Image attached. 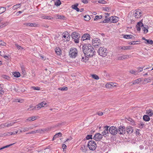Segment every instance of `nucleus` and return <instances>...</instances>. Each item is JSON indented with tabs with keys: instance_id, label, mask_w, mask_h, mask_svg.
I'll return each instance as SVG.
<instances>
[{
	"instance_id": "obj_1",
	"label": "nucleus",
	"mask_w": 153,
	"mask_h": 153,
	"mask_svg": "<svg viewBox=\"0 0 153 153\" xmlns=\"http://www.w3.org/2000/svg\"><path fill=\"white\" fill-rule=\"evenodd\" d=\"M82 48L83 53L86 56L91 57L94 55V50L91 45H85L83 46Z\"/></svg>"
},
{
	"instance_id": "obj_2",
	"label": "nucleus",
	"mask_w": 153,
	"mask_h": 153,
	"mask_svg": "<svg viewBox=\"0 0 153 153\" xmlns=\"http://www.w3.org/2000/svg\"><path fill=\"white\" fill-rule=\"evenodd\" d=\"M78 51L77 49L75 48H71L69 51V56L71 58H75L77 56Z\"/></svg>"
},
{
	"instance_id": "obj_3",
	"label": "nucleus",
	"mask_w": 153,
	"mask_h": 153,
	"mask_svg": "<svg viewBox=\"0 0 153 153\" xmlns=\"http://www.w3.org/2000/svg\"><path fill=\"white\" fill-rule=\"evenodd\" d=\"M107 50L103 47H100L97 51L99 54L102 56H106L108 52Z\"/></svg>"
},
{
	"instance_id": "obj_4",
	"label": "nucleus",
	"mask_w": 153,
	"mask_h": 153,
	"mask_svg": "<svg viewBox=\"0 0 153 153\" xmlns=\"http://www.w3.org/2000/svg\"><path fill=\"white\" fill-rule=\"evenodd\" d=\"M88 146L90 150H94L96 148L97 145L95 142L91 140L88 142Z\"/></svg>"
},
{
	"instance_id": "obj_5",
	"label": "nucleus",
	"mask_w": 153,
	"mask_h": 153,
	"mask_svg": "<svg viewBox=\"0 0 153 153\" xmlns=\"http://www.w3.org/2000/svg\"><path fill=\"white\" fill-rule=\"evenodd\" d=\"M92 44L95 48L100 46L101 45L100 40L98 38H95L93 39Z\"/></svg>"
},
{
	"instance_id": "obj_6",
	"label": "nucleus",
	"mask_w": 153,
	"mask_h": 153,
	"mask_svg": "<svg viewBox=\"0 0 153 153\" xmlns=\"http://www.w3.org/2000/svg\"><path fill=\"white\" fill-rule=\"evenodd\" d=\"M142 14V11L140 9L136 10L134 12V16L136 19L140 18Z\"/></svg>"
},
{
	"instance_id": "obj_7",
	"label": "nucleus",
	"mask_w": 153,
	"mask_h": 153,
	"mask_svg": "<svg viewBox=\"0 0 153 153\" xmlns=\"http://www.w3.org/2000/svg\"><path fill=\"white\" fill-rule=\"evenodd\" d=\"M71 36L72 38L74 39L76 43H78L79 42V38L80 36L78 33L75 32H74L71 34Z\"/></svg>"
},
{
	"instance_id": "obj_8",
	"label": "nucleus",
	"mask_w": 153,
	"mask_h": 153,
	"mask_svg": "<svg viewBox=\"0 0 153 153\" xmlns=\"http://www.w3.org/2000/svg\"><path fill=\"white\" fill-rule=\"evenodd\" d=\"M109 130L110 133L114 135L117 134V132L119 133L117 127L113 126L110 127Z\"/></svg>"
},
{
	"instance_id": "obj_9",
	"label": "nucleus",
	"mask_w": 153,
	"mask_h": 153,
	"mask_svg": "<svg viewBox=\"0 0 153 153\" xmlns=\"http://www.w3.org/2000/svg\"><path fill=\"white\" fill-rule=\"evenodd\" d=\"M90 36L88 33H85L83 35L81 38V40L82 41L87 40L88 43L90 42Z\"/></svg>"
},
{
	"instance_id": "obj_10",
	"label": "nucleus",
	"mask_w": 153,
	"mask_h": 153,
	"mask_svg": "<svg viewBox=\"0 0 153 153\" xmlns=\"http://www.w3.org/2000/svg\"><path fill=\"white\" fill-rule=\"evenodd\" d=\"M62 38H65L66 41H69L70 38V36L69 33L66 31L65 32L62 33Z\"/></svg>"
},
{
	"instance_id": "obj_11",
	"label": "nucleus",
	"mask_w": 153,
	"mask_h": 153,
	"mask_svg": "<svg viewBox=\"0 0 153 153\" xmlns=\"http://www.w3.org/2000/svg\"><path fill=\"white\" fill-rule=\"evenodd\" d=\"M102 138V135L99 133H97L94 137V139L96 141H100Z\"/></svg>"
},
{
	"instance_id": "obj_12",
	"label": "nucleus",
	"mask_w": 153,
	"mask_h": 153,
	"mask_svg": "<svg viewBox=\"0 0 153 153\" xmlns=\"http://www.w3.org/2000/svg\"><path fill=\"white\" fill-rule=\"evenodd\" d=\"M119 133L120 134H124L125 133V129L124 127L122 126H120L119 128Z\"/></svg>"
},
{
	"instance_id": "obj_13",
	"label": "nucleus",
	"mask_w": 153,
	"mask_h": 153,
	"mask_svg": "<svg viewBox=\"0 0 153 153\" xmlns=\"http://www.w3.org/2000/svg\"><path fill=\"white\" fill-rule=\"evenodd\" d=\"M46 104L47 103L46 102L44 101L36 105V108H37V110H39L41 108L44 107Z\"/></svg>"
},
{
	"instance_id": "obj_14",
	"label": "nucleus",
	"mask_w": 153,
	"mask_h": 153,
	"mask_svg": "<svg viewBox=\"0 0 153 153\" xmlns=\"http://www.w3.org/2000/svg\"><path fill=\"white\" fill-rule=\"evenodd\" d=\"M119 49L120 50H131V47L130 46H119Z\"/></svg>"
},
{
	"instance_id": "obj_15",
	"label": "nucleus",
	"mask_w": 153,
	"mask_h": 153,
	"mask_svg": "<svg viewBox=\"0 0 153 153\" xmlns=\"http://www.w3.org/2000/svg\"><path fill=\"white\" fill-rule=\"evenodd\" d=\"M128 56L127 55H122L120 56H118L117 57V59L118 60H123L125 59H127L128 58Z\"/></svg>"
},
{
	"instance_id": "obj_16",
	"label": "nucleus",
	"mask_w": 153,
	"mask_h": 153,
	"mask_svg": "<svg viewBox=\"0 0 153 153\" xmlns=\"http://www.w3.org/2000/svg\"><path fill=\"white\" fill-rule=\"evenodd\" d=\"M24 25L25 26H29L30 27H37V25L35 23H24Z\"/></svg>"
},
{
	"instance_id": "obj_17",
	"label": "nucleus",
	"mask_w": 153,
	"mask_h": 153,
	"mask_svg": "<svg viewBox=\"0 0 153 153\" xmlns=\"http://www.w3.org/2000/svg\"><path fill=\"white\" fill-rule=\"evenodd\" d=\"M111 22L114 23L118 21V17L116 16H111Z\"/></svg>"
},
{
	"instance_id": "obj_18",
	"label": "nucleus",
	"mask_w": 153,
	"mask_h": 153,
	"mask_svg": "<svg viewBox=\"0 0 153 153\" xmlns=\"http://www.w3.org/2000/svg\"><path fill=\"white\" fill-rule=\"evenodd\" d=\"M133 128L131 126L127 127L126 129V131L127 132L129 133H131L133 132Z\"/></svg>"
},
{
	"instance_id": "obj_19",
	"label": "nucleus",
	"mask_w": 153,
	"mask_h": 153,
	"mask_svg": "<svg viewBox=\"0 0 153 153\" xmlns=\"http://www.w3.org/2000/svg\"><path fill=\"white\" fill-rule=\"evenodd\" d=\"M78 5V4L76 3L75 4L72 5L71 6V8L72 9L76 10L77 11L79 12V9L77 7Z\"/></svg>"
},
{
	"instance_id": "obj_20",
	"label": "nucleus",
	"mask_w": 153,
	"mask_h": 153,
	"mask_svg": "<svg viewBox=\"0 0 153 153\" xmlns=\"http://www.w3.org/2000/svg\"><path fill=\"white\" fill-rule=\"evenodd\" d=\"M149 27L147 25H145V26H143L142 27V29L144 31V33L145 34L147 33L148 31V29Z\"/></svg>"
},
{
	"instance_id": "obj_21",
	"label": "nucleus",
	"mask_w": 153,
	"mask_h": 153,
	"mask_svg": "<svg viewBox=\"0 0 153 153\" xmlns=\"http://www.w3.org/2000/svg\"><path fill=\"white\" fill-rule=\"evenodd\" d=\"M55 52L58 55H60L61 53V50L59 47H56V48Z\"/></svg>"
},
{
	"instance_id": "obj_22",
	"label": "nucleus",
	"mask_w": 153,
	"mask_h": 153,
	"mask_svg": "<svg viewBox=\"0 0 153 153\" xmlns=\"http://www.w3.org/2000/svg\"><path fill=\"white\" fill-rule=\"evenodd\" d=\"M141 81V78H139L137 79H136L132 82V84L131 85H135L136 84L139 83Z\"/></svg>"
},
{
	"instance_id": "obj_23",
	"label": "nucleus",
	"mask_w": 153,
	"mask_h": 153,
	"mask_svg": "<svg viewBox=\"0 0 153 153\" xmlns=\"http://www.w3.org/2000/svg\"><path fill=\"white\" fill-rule=\"evenodd\" d=\"M114 84L112 82L107 83L105 85V87L107 88H112L114 87Z\"/></svg>"
},
{
	"instance_id": "obj_24",
	"label": "nucleus",
	"mask_w": 153,
	"mask_h": 153,
	"mask_svg": "<svg viewBox=\"0 0 153 153\" xmlns=\"http://www.w3.org/2000/svg\"><path fill=\"white\" fill-rule=\"evenodd\" d=\"M62 135V134L61 133H58L55 134L52 139V140H54L56 138L58 137H61Z\"/></svg>"
},
{
	"instance_id": "obj_25",
	"label": "nucleus",
	"mask_w": 153,
	"mask_h": 153,
	"mask_svg": "<svg viewBox=\"0 0 153 153\" xmlns=\"http://www.w3.org/2000/svg\"><path fill=\"white\" fill-rule=\"evenodd\" d=\"M143 120L146 121H148L150 120V117L148 115H145L143 117Z\"/></svg>"
},
{
	"instance_id": "obj_26",
	"label": "nucleus",
	"mask_w": 153,
	"mask_h": 153,
	"mask_svg": "<svg viewBox=\"0 0 153 153\" xmlns=\"http://www.w3.org/2000/svg\"><path fill=\"white\" fill-rule=\"evenodd\" d=\"M88 57L86 56H85V57L82 56L81 61L83 62H86L88 60Z\"/></svg>"
},
{
	"instance_id": "obj_27",
	"label": "nucleus",
	"mask_w": 153,
	"mask_h": 153,
	"mask_svg": "<svg viewBox=\"0 0 153 153\" xmlns=\"http://www.w3.org/2000/svg\"><path fill=\"white\" fill-rule=\"evenodd\" d=\"M134 37V36L131 35H125L123 36V38L126 39H132Z\"/></svg>"
},
{
	"instance_id": "obj_28",
	"label": "nucleus",
	"mask_w": 153,
	"mask_h": 153,
	"mask_svg": "<svg viewBox=\"0 0 153 153\" xmlns=\"http://www.w3.org/2000/svg\"><path fill=\"white\" fill-rule=\"evenodd\" d=\"M146 114L150 116H152L153 114L152 111V110L149 109L147 110L146 112Z\"/></svg>"
},
{
	"instance_id": "obj_29",
	"label": "nucleus",
	"mask_w": 153,
	"mask_h": 153,
	"mask_svg": "<svg viewBox=\"0 0 153 153\" xmlns=\"http://www.w3.org/2000/svg\"><path fill=\"white\" fill-rule=\"evenodd\" d=\"M34 110H37V108H36V106L34 107L31 105L30 106V107L27 109V110L28 111H31Z\"/></svg>"
},
{
	"instance_id": "obj_30",
	"label": "nucleus",
	"mask_w": 153,
	"mask_h": 153,
	"mask_svg": "<svg viewBox=\"0 0 153 153\" xmlns=\"http://www.w3.org/2000/svg\"><path fill=\"white\" fill-rule=\"evenodd\" d=\"M28 130L29 128H27V127H24L21 129V130L20 131V132H25L26 131H27Z\"/></svg>"
},
{
	"instance_id": "obj_31",
	"label": "nucleus",
	"mask_w": 153,
	"mask_h": 153,
	"mask_svg": "<svg viewBox=\"0 0 153 153\" xmlns=\"http://www.w3.org/2000/svg\"><path fill=\"white\" fill-rule=\"evenodd\" d=\"M15 123V122L14 123H6L4 124V126H6L7 127H9V126H12L14 125V124Z\"/></svg>"
},
{
	"instance_id": "obj_32",
	"label": "nucleus",
	"mask_w": 153,
	"mask_h": 153,
	"mask_svg": "<svg viewBox=\"0 0 153 153\" xmlns=\"http://www.w3.org/2000/svg\"><path fill=\"white\" fill-rule=\"evenodd\" d=\"M6 11V9L4 7H0V14Z\"/></svg>"
},
{
	"instance_id": "obj_33",
	"label": "nucleus",
	"mask_w": 153,
	"mask_h": 153,
	"mask_svg": "<svg viewBox=\"0 0 153 153\" xmlns=\"http://www.w3.org/2000/svg\"><path fill=\"white\" fill-rule=\"evenodd\" d=\"M109 127V126H105L104 127L105 130L103 131L105 133V135H106V134L108 133V128Z\"/></svg>"
},
{
	"instance_id": "obj_34",
	"label": "nucleus",
	"mask_w": 153,
	"mask_h": 153,
	"mask_svg": "<svg viewBox=\"0 0 153 153\" xmlns=\"http://www.w3.org/2000/svg\"><path fill=\"white\" fill-rule=\"evenodd\" d=\"M145 43L146 44L152 45L153 44V41L150 39H147L146 40V42H145Z\"/></svg>"
},
{
	"instance_id": "obj_35",
	"label": "nucleus",
	"mask_w": 153,
	"mask_h": 153,
	"mask_svg": "<svg viewBox=\"0 0 153 153\" xmlns=\"http://www.w3.org/2000/svg\"><path fill=\"white\" fill-rule=\"evenodd\" d=\"M91 76L93 78L95 79L98 80L99 79L98 76L95 74H93L91 75Z\"/></svg>"
},
{
	"instance_id": "obj_36",
	"label": "nucleus",
	"mask_w": 153,
	"mask_h": 153,
	"mask_svg": "<svg viewBox=\"0 0 153 153\" xmlns=\"http://www.w3.org/2000/svg\"><path fill=\"white\" fill-rule=\"evenodd\" d=\"M13 75L14 77H18L20 76V74L19 72H15L14 73Z\"/></svg>"
},
{
	"instance_id": "obj_37",
	"label": "nucleus",
	"mask_w": 153,
	"mask_h": 153,
	"mask_svg": "<svg viewBox=\"0 0 153 153\" xmlns=\"http://www.w3.org/2000/svg\"><path fill=\"white\" fill-rule=\"evenodd\" d=\"M136 26H138L141 27H143L144 26L142 22L140 21L137 23Z\"/></svg>"
},
{
	"instance_id": "obj_38",
	"label": "nucleus",
	"mask_w": 153,
	"mask_h": 153,
	"mask_svg": "<svg viewBox=\"0 0 153 153\" xmlns=\"http://www.w3.org/2000/svg\"><path fill=\"white\" fill-rule=\"evenodd\" d=\"M110 21L111 22V17L110 18H106L105 19L103 20V23H105L108 22Z\"/></svg>"
},
{
	"instance_id": "obj_39",
	"label": "nucleus",
	"mask_w": 153,
	"mask_h": 153,
	"mask_svg": "<svg viewBox=\"0 0 153 153\" xmlns=\"http://www.w3.org/2000/svg\"><path fill=\"white\" fill-rule=\"evenodd\" d=\"M14 144V143H13V144H10V145H7L6 146H3V147H2L1 148H0V150L3 149H4L5 148H7V147H9L10 146H12V145H13Z\"/></svg>"
},
{
	"instance_id": "obj_40",
	"label": "nucleus",
	"mask_w": 153,
	"mask_h": 153,
	"mask_svg": "<svg viewBox=\"0 0 153 153\" xmlns=\"http://www.w3.org/2000/svg\"><path fill=\"white\" fill-rule=\"evenodd\" d=\"M84 17L85 20L87 21L90 20L91 19L90 16L88 15H85Z\"/></svg>"
},
{
	"instance_id": "obj_41",
	"label": "nucleus",
	"mask_w": 153,
	"mask_h": 153,
	"mask_svg": "<svg viewBox=\"0 0 153 153\" xmlns=\"http://www.w3.org/2000/svg\"><path fill=\"white\" fill-rule=\"evenodd\" d=\"M102 18L101 16H96L94 19V20L95 21L99 19H101Z\"/></svg>"
},
{
	"instance_id": "obj_42",
	"label": "nucleus",
	"mask_w": 153,
	"mask_h": 153,
	"mask_svg": "<svg viewBox=\"0 0 153 153\" xmlns=\"http://www.w3.org/2000/svg\"><path fill=\"white\" fill-rule=\"evenodd\" d=\"M139 127L140 128H142L143 127L144 125V124L143 122H140V123L139 124Z\"/></svg>"
},
{
	"instance_id": "obj_43",
	"label": "nucleus",
	"mask_w": 153,
	"mask_h": 153,
	"mask_svg": "<svg viewBox=\"0 0 153 153\" xmlns=\"http://www.w3.org/2000/svg\"><path fill=\"white\" fill-rule=\"evenodd\" d=\"M61 4V2L60 0H58L55 2V4L57 6H59Z\"/></svg>"
},
{
	"instance_id": "obj_44",
	"label": "nucleus",
	"mask_w": 153,
	"mask_h": 153,
	"mask_svg": "<svg viewBox=\"0 0 153 153\" xmlns=\"http://www.w3.org/2000/svg\"><path fill=\"white\" fill-rule=\"evenodd\" d=\"M16 46L17 47V48L19 50H21L23 49V48L21 46L19 45L18 44H15Z\"/></svg>"
},
{
	"instance_id": "obj_45",
	"label": "nucleus",
	"mask_w": 153,
	"mask_h": 153,
	"mask_svg": "<svg viewBox=\"0 0 153 153\" xmlns=\"http://www.w3.org/2000/svg\"><path fill=\"white\" fill-rule=\"evenodd\" d=\"M59 89L61 91H67L68 89V88L66 87H63L59 88Z\"/></svg>"
},
{
	"instance_id": "obj_46",
	"label": "nucleus",
	"mask_w": 153,
	"mask_h": 153,
	"mask_svg": "<svg viewBox=\"0 0 153 153\" xmlns=\"http://www.w3.org/2000/svg\"><path fill=\"white\" fill-rule=\"evenodd\" d=\"M129 72L131 74H137V72L136 70H131L129 71Z\"/></svg>"
},
{
	"instance_id": "obj_47",
	"label": "nucleus",
	"mask_w": 153,
	"mask_h": 153,
	"mask_svg": "<svg viewBox=\"0 0 153 153\" xmlns=\"http://www.w3.org/2000/svg\"><path fill=\"white\" fill-rule=\"evenodd\" d=\"M21 6L20 4H17L14 5L13 6V8L15 9H16L19 7Z\"/></svg>"
},
{
	"instance_id": "obj_48",
	"label": "nucleus",
	"mask_w": 153,
	"mask_h": 153,
	"mask_svg": "<svg viewBox=\"0 0 153 153\" xmlns=\"http://www.w3.org/2000/svg\"><path fill=\"white\" fill-rule=\"evenodd\" d=\"M143 70V68H137V70H136L137 72V74L138 73H139L142 71Z\"/></svg>"
},
{
	"instance_id": "obj_49",
	"label": "nucleus",
	"mask_w": 153,
	"mask_h": 153,
	"mask_svg": "<svg viewBox=\"0 0 153 153\" xmlns=\"http://www.w3.org/2000/svg\"><path fill=\"white\" fill-rule=\"evenodd\" d=\"M65 16H63L58 15L57 16V18L59 19H63Z\"/></svg>"
},
{
	"instance_id": "obj_50",
	"label": "nucleus",
	"mask_w": 153,
	"mask_h": 153,
	"mask_svg": "<svg viewBox=\"0 0 153 153\" xmlns=\"http://www.w3.org/2000/svg\"><path fill=\"white\" fill-rule=\"evenodd\" d=\"M32 88L35 90H40V88L39 87H34L33 86Z\"/></svg>"
},
{
	"instance_id": "obj_51",
	"label": "nucleus",
	"mask_w": 153,
	"mask_h": 153,
	"mask_svg": "<svg viewBox=\"0 0 153 153\" xmlns=\"http://www.w3.org/2000/svg\"><path fill=\"white\" fill-rule=\"evenodd\" d=\"M85 146H83L81 147L80 149L84 152H86V149L85 148Z\"/></svg>"
},
{
	"instance_id": "obj_52",
	"label": "nucleus",
	"mask_w": 153,
	"mask_h": 153,
	"mask_svg": "<svg viewBox=\"0 0 153 153\" xmlns=\"http://www.w3.org/2000/svg\"><path fill=\"white\" fill-rule=\"evenodd\" d=\"M6 43L2 40L0 41V45L4 46L6 45Z\"/></svg>"
},
{
	"instance_id": "obj_53",
	"label": "nucleus",
	"mask_w": 153,
	"mask_h": 153,
	"mask_svg": "<svg viewBox=\"0 0 153 153\" xmlns=\"http://www.w3.org/2000/svg\"><path fill=\"white\" fill-rule=\"evenodd\" d=\"M4 93V91L3 90V88L1 86L0 87V94H3Z\"/></svg>"
},
{
	"instance_id": "obj_54",
	"label": "nucleus",
	"mask_w": 153,
	"mask_h": 153,
	"mask_svg": "<svg viewBox=\"0 0 153 153\" xmlns=\"http://www.w3.org/2000/svg\"><path fill=\"white\" fill-rule=\"evenodd\" d=\"M15 134V133L14 132H9L7 133L6 135H13Z\"/></svg>"
},
{
	"instance_id": "obj_55",
	"label": "nucleus",
	"mask_w": 153,
	"mask_h": 153,
	"mask_svg": "<svg viewBox=\"0 0 153 153\" xmlns=\"http://www.w3.org/2000/svg\"><path fill=\"white\" fill-rule=\"evenodd\" d=\"M92 135H88L86 137V138L87 140H89L90 139H92Z\"/></svg>"
},
{
	"instance_id": "obj_56",
	"label": "nucleus",
	"mask_w": 153,
	"mask_h": 153,
	"mask_svg": "<svg viewBox=\"0 0 153 153\" xmlns=\"http://www.w3.org/2000/svg\"><path fill=\"white\" fill-rule=\"evenodd\" d=\"M31 121H33L35 120L36 119L38 118V117L37 116H34L31 117Z\"/></svg>"
},
{
	"instance_id": "obj_57",
	"label": "nucleus",
	"mask_w": 153,
	"mask_h": 153,
	"mask_svg": "<svg viewBox=\"0 0 153 153\" xmlns=\"http://www.w3.org/2000/svg\"><path fill=\"white\" fill-rule=\"evenodd\" d=\"M98 2L102 4H105L106 3V2L105 0H100L98 1Z\"/></svg>"
},
{
	"instance_id": "obj_58",
	"label": "nucleus",
	"mask_w": 153,
	"mask_h": 153,
	"mask_svg": "<svg viewBox=\"0 0 153 153\" xmlns=\"http://www.w3.org/2000/svg\"><path fill=\"white\" fill-rule=\"evenodd\" d=\"M2 77L3 78L5 79H10V77L6 75H3Z\"/></svg>"
},
{
	"instance_id": "obj_59",
	"label": "nucleus",
	"mask_w": 153,
	"mask_h": 153,
	"mask_svg": "<svg viewBox=\"0 0 153 153\" xmlns=\"http://www.w3.org/2000/svg\"><path fill=\"white\" fill-rule=\"evenodd\" d=\"M97 114L99 116H102L103 114V113L101 111L98 112Z\"/></svg>"
},
{
	"instance_id": "obj_60",
	"label": "nucleus",
	"mask_w": 153,
	"mask_h": 153,
	"mask_svg": "<svg viewBox=\"0 0 153 153\" xmlns=\"http://www.w3.org/2000/svg\"><path fill=\"white\" fill-rule=\"evenodd\" d=\"M43 19H46L49 20L51 19V17L49 16H45L44 17Z\"/></svg>"
},
{
	"instance_id": "obj_61",
	"label": "nucleus",
	"mask_w": 153,
	"mask_h": 153,
	"mask_svg": "<svg viewBox=\"0 0 153 153\" xmlns=\"http://www.w3.org/2000/svg\"><path fill=\"white\" fill-rule=\"evenodd\" d=\"M36 131V133H39V132H41L43 130L42 129H39L37 130H35Z\"/></svg>"
},
{
	"instance_id": "obj_62",
	"label": "nucleus",
	"mask_w": 153,
	"mask_h": 153,
	"mask_svg": "<svg viewBox=\"0 0 153 153\" xmlns=\"http://www.w3.org/2000/svg\"><path fill=\"white\" fill-rule=\"evenodd\" d=\"M82 2L84 4H86L88 2V0H82Z\"/></svg>"
},
{
	"instance_id": "obj_63",
	"label": "nucleus",
	"mask_w": 153,
	"mask_h": 153,
	"mask_svg": "<svg viewBox=\"0 0 153 153\" xmlns=\"http://www.w3.org/2000/svg\"><path fill=\"white\" fill-rule=\"evenodd\" d=\"M137 41H136V42H135V41H134L133 42H131V43H129V44H130L131 45H134L135 44H136V42H137Z\"/></svg>"
},
{
	"instance_id": "obj_64",
	"label": "nucleus",
	"mask_w": 153,
	"mask_h": 153,
	"mask_svg": "<svg viewBox=\"0 0 153 153\" xmlns=\"http://www.w3.org/2000/svg\"><path fill=\"white\" fill-rule=\"evenodd\" d=\"M136 28H137V31H140L141 28H140V27L138 26H136Z\"/></svg>"
}]
</instances>
